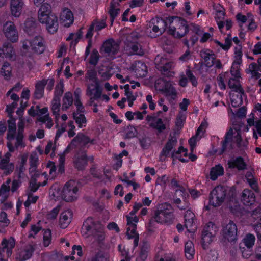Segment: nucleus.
<instances>
[{
  "mask_svg": "<svg viewBox=\"0 0 261 261\" xmlns=\"http://www.w3.org/2000/svg\"><path fill=\"white\" fill-rule=\"evenodd\" d=\"M25 124V119L21 115L19 117V122L18 124V132L16 137V142L15 144V147L16 149H18L19 147H24L25 146L24 143L23 141L24 138L23 132Z\"/></svg>",
  "mask_w": 261,
  "mask_h": 261,
  "instance_id": "17",
  "label": "nucleus"
},
{
  "mask_svg": "<svg viewBox=\"0 0 261 261\" xmlns=\"http://www.w3.org/2000/svg\"><path fill=\"white\" fill-rule=\"evenodd\" d=\"M74 119L75 122L78 124L79 127L85 126L86 123V119L85 115H73Z\"/></svg>",
  "mask_w": 261,
  "mask_h": 261,
  "instance_id": "57",
  "label": "nucleus"
},
{
  "mask_svg": "<svg viewBox=\"0 0 261 261\" xmlns=\"http://www.w3.org/2000/svg\"><path fill=\"white\" fill-rule=\"evenodd\" d=\"M37 120L38 121L41 122L42 123L47 122L46 127L48 128H51L53 125V120L51 118L49 117V115H39Z\"/></svg>",
  "mask_w": 261,
  "mask_h": 261,
  "instance_id": "51",
  "label": "nucleus"
},
{
  "mask_svg": "<svg viewBox=\"0 0 261 261\" xmlns=\"http://www.w3.org/2000/svg\"><path fill=\"white\" fill-rule=\"evenodd\" d=\"M241 200L245 205H251L255 201V195L250 190L246 189L243 190L241 195Z\"/></svg>",
  "mask_w": 261,
  "mask_h": 261,
  "instance_id": "29",
  "label": "nucleus"
},
{
  "mask_svg": "<svg viewBox=\"0 0 261 261\" xmlns=\"http://www.w3.org/2000/svg\"><path fill=\"white\" fill-rule=\"evenodd\" d=\"M236 71L232 72V69H231L230 72L232 77L229 79L228 86L232 90H243L240 84V79H241V74L239 70L234 69Z\"/></svg>",
  "mask_w": 261,
  "mask_h": 261,
  "instance_id": "21",
  "label": "nucleus"
},
{
  "mask_svg": "<svg viewBox=\"0 0 261 261\" xmlns=\"http://www.w3.org/2000/svg\"><path fill=\"white\" fill-rule=\"evenodd\" d=\"M38 21L45 24L47 30L50 33H56L58 29L57 17L51 12V6L48 3L43 4L38 12Z\"/></svg>",
  "mask_w": 261,
  "mask_h": 261,
  "instance_id": "2",
  "label": "nucleus"
},
{
  "mask_svg": "<svg viewBox=\"0 0 261 261\" xmlns=\"http://www.w3.org/2000/svg\"><path fill=\"white\" fill-rule=\"evenodd\" d=\"M229 168H237L238 170H243L246 168V164L242 157L232 158L228 162Z\"/></svg>",
  "mask_w": 261,
  "mask_h": 261,
  "instance_id": "27",
  "label": "nucleus"
},
{
  "mask_svg": "<svg viewBox=\"0 0 261 261\" xmlns=\"http://www.w3.org/2000/svg\"><path fill=\"white\" fill-rule=\"evenodd\" d=\"M99 74L101 75L103 80H107L111 77L113 73L110 72L109 69L106 68L105 69L102 68L99 70Z\"/></svg>",
  "mask_w": 261,
  "mask_h": 261,
  "instance_id": "59",
  "label": "nucleus"
},
{
  "mask_svg": "<svg viewBox=\"0 0 261 261\" xmlns=\"http://www.w3.org/2000/svg\"><path fill=\"white\" fill-rule=\"evenodd\" d=\"M177 143V139L176 137H172L170 139L166 144L163 148L160 157L161 161L165 160V156H167L170 154V152L176 146Z\"/></svg>",
  "mask_w": 261,
  "mask_h": 261,
  "instance_id": "25",
  "label": "nucleus"
},
{
  "mask_svg": "<svg viewBox=\"0 0 261 261\" xmlns=\"http://www.w3.org/2000/svg\"><path fill=\"white\" fill-rule=\"evenodd\" d=\"M243 56L242 51V47L240 45H237L234 47V60L231 66V68L232 69V72L236 71L234 70V69H238L239 70V67L241 64L242 63V57Z\"/></svg>",
  "mask_w": 261,
  "mask_h": 261,
  "instance_id": "26",
  "label": "nucleus"
},
{
  "mask_svg": "<svg viewBox=\"0 0 261 261\" xmlns=\"http://www.w3.org/2000/svg\"><path fill=\"white\" fill-rule=\"evenodd\" d=\"M139 34L136 32H133L129 37L128 41L130 42L127 46V50L130 49V53L138 55H142L144 51L141 46L136 40L139 38Z\"/></svg>",
  "mask_w": 261,
  "mask_h": 261,
  "instance_id": "15",
  "label": "nucleus"
},
{
  "mask_svg": "<svg viewBox=\"0 0 261 261\" xmlns=\"http://www.w3.org/2000/svg\"><path fill=\"white\" fill-rule=\"evenodd\" d=\"M15 243L13 240H7L4 239L0 245V261H5L2 258V252L6 251V254L8 257L12 254V249L14 247Z\"/></svg>",
  "mask_w": 261,
  "mask_h": 261,
  "instance_id": "23",
  "label": "nucleus"
},
{
  "mask_svg": "<svg viewBox=\"0 0 261 261\" xmlns=\"http://www.w3.org/2000/svg\"><path fill=\"white\" fill-rule=\"evenodd\" d=\"M34 249L32 246H27L19 253V259L22 261L29 259L32 255Z\"/></svg>",
  "mask_w": 261,
  "mask_h": 261,
  "instance_id": "37",
  "label": "nucleus"
},
{
  "mask_svg": "<svg viewBox=\"0 0 261 261\" xmlns=\"http://www.w3.org/2000/svg\"><path fill=\"white\" fill-rule=\"evenodd\" d=\"M194 250L193 244L191 241H188L185 244V253L186 258L191 259L193 258Z\"/></svg>",
  "mask_w": 261,
  "mask_h": 261,
  "instance_id": "44",
  "label": "nucleus"
},
{
  "mask_svg": "<svg viewBox=\"0 0 261 261\" xmlns=\"http://www.w3.org/2000/svg\"><path fill=\"white\" fill-rule=\"evenodd\" d=\"M12 68L8 62L4 63L1 69V74L5 79H9L11 76Z\"/></svg>",
  "mask_w": 261,
  "mask_h": 261,
  "instance_id": "43",
  "label": "nucleus"
},
{
  "mask_svg": "<svg viewBox=\"0 0 261 261\" xmlns=\"http://www.w3.org/2000/svg\"><path fill=\"white\" fill-rule=\"evenodd\" d=\"M94 222L92 218H88L83 223L82 226V233L83 236L87 237L88 232L93 226Z\"/></svg>",
  "mask_w": 261,
  "mask_h": 261,
  "instance_id": "36",
  "label": "nucleus"
},
{
  "mask_svg": "<svg viewBox=\"0 0 261 261\" xmlns=\"http://www.w3.org/2000/svg\"><path fill=\"white\" fill-rule=\"evenodd\" d=\"M146 120L150 122V126L156 128L159 132H162L166 128L165 124H163L162 119L160 118L156 119L152 116L147 115Z\"/></svg>",
  "mask_w": 261,
  "mask_h": 261,
  "instance_id": "30",
  "label": "nucleus"
},
{
  "mask_svg": "<svg viewBox=\"0 0 261 261\" xmlns=\"http://www.w3.org/2000/svg\"><path fill=\"white\" fill-rule=\"evenodd\" d=\"M82 36V33L80 31L76 33H71L70 34L69 37L67 38V40H71V44L75 45L78 40L81 38Z\"/></svg>",
  "mask_w": 261,
  "mask_h": 261,
  "instance_id": "56",
  "label": "nucleus"
},
{
  "mask_svg": "<svg viewBox=\"0 0 261 261\" xmlns=\"http://www.w3.org/2000/svg\"><path fill=\"white\" fill-rule=\"evenodd\" d=\"M0 168L4 170L5 173L8 175L13 171L14 166L12 163H9V157H7L1 160L0 162Z\"/></svg>",
  "mask_w": 261,
  "mask_h": 261,
  "instance_id": "35",
  "label": "nucleus"
},
{
  "mask_svg": "<svg viewBox=\"0 0 261 261\" xmlns=\"http://www.w3.org/2000/svg\"><path fill=\"white\" fill-rule=\"evenodd\" d=\"M60 108V99L59 97H55L51 103V110L53 114H57Z\"/></svg>",
  "mask_w": 261,
  "mask_h": 261,
  "instance_id": "55",
  "label": "nucleus"
},
{
  "mask_svg": "<svg viewBox=\"0 0 261 261\" xmlns=\"http://www.w3.org/2000/svg\"><path fill=\"white\" fill-rule=\"evenodd\" d=\"M228 189L225 186H216L210 194V203L214 207L220 206L224 201Z\"/></svg>",
  "mask_w": 261,
  "mask_h": 261,
  "instance_id": "9",
  "label": "nucleus"
},
{
  "mask_svg": "<svg viewBox=\"0 0 261 261\" xmlns=\"http://www.w3.org/2000/svg\"><path fill=\"white\" fill-rule=\"evenodd\" d=\"M36 25L35 19L33 18H28L24 22L23 27V30L29 33L34 30Z\"/></svg>",
  "mask_w": 261,
  "mask_h": 261,
  "instance_id": "49",
  "label": "nucleus"
},
{
  "mask_svg": "<svg viewBox=\"0 0 261 261\" xmlns=\"http://www.w3.org/2000/svg\"><path fill=\"white\" fill-rule=\"evenodd\" d=\"M156 67L162 73L168 76L172 77L174 75V72L172 69L175 67V63L172 60L160 55L157 56L155 58Z\"/></svg>",
  "mask_w": 261,
  "mask_h": 261,
  "instance_id": "8",
  "label": "nucleus"
},
{
  "mask_svg": "<svg viewBox=\"0 0 261 261\" xmlns=\"http://www.w3.org/2000/svg\"><path fill=\"white\" fill-rule=\"evenodd\" d=\"M45 86V83L44 81H38L35 85V90L34 96L36 98L40 99L43 96L44 89Z\"/></svg>",
  "mask_w": 261,
  "mask_h": 261,
  "instance_id": "39",
  "label": "nucleus"
},
{
  "mask_svg": "<svg viewBox=\"0 0 261 261\" xmlns=\"http://www.w3.org/2000/svg\"><path fill=\"white\" fill-rule=\"evenodd\" d=\"M118 4L117 3H111L110 5V8L109 10V14L111 17V22L113 23L114 19L119 14L120 9L118 7Z\"/></svg>",
  "mask_w": 261,
  "mask_h": 261,
  "instance_id": "45",
  "label": "nucleus"
},
{
  "mask_svg": "<svg viewBox=\"0 0 261 261\" xmlns=\"http://www.w3.org/2000/svg\"><path fill=\"white\" fill-rule=\"evenodd\" d=\"M48 112V108L43 107L40 108L38 106H32L29 110V114H45Z\"/></svg>",
  "mask_w": 261,
  "mask_h": 261,
  "instance_id": "48",
  "label": "nucleus"
},
{
  "mask_svg": "<svg viewBox=\"0 0 261 261\" xmlns=\"http://www.w3.org/2000/svg\"><path fill=\"white\" fill-rule=\"evenodd\" d=\"M185 226L189 232H194L197 228L195 223V215L190 210H187L184 216Z\"/></svg>",
  "mask_w": 261,
  "mask_h": 261,
  "instance_id": "18",
  "label": "nucleus"
},
{
  "mask_svg": "<svg viewBox=\"0 0 261 261\" xmlns=\"http://www.w3.org/2000/svg\"><path fill=\"white\" fill-rule=\"evenodd\" d=\"M224 174V169L220 165L216 166L211 169L210 172L211 179L215 180L219 176L222 175Z\"/></svg>",
  "mask_w": 261,
  "mask_h": 261,
  "instance_id": "41",
  "label": "nucleus"
},
{
  "mask_svg": "<svg viewBox=\"0 0 261 261\" xmlns=\"http://www.w3.org/2000/svg\"><path fill=\"white\" fill-rule=\"evenodd\" d=\"M60 206H58L55 208H54L52 211H51L48 214L46 215V218L48 220H54L56 218L59 211H60Z\"/></svg>",
  "mask_w": 261,
  "mask_h": 261,
  "instance_id": "63",
  "label": "nucleus"
},
{
  "mask_svg": "<svg viewBox=\"0 0 261 261\" xmlns=\"http://www.w3.org/2000/svg\"><path fill=\"white\" fill-rule=\"evenodd\" d=\"M73 103L72 94L70 92H66L63 99V103L62 109L66 110Z\"/></svg>",
  "mask_w": 261,
  "mask_h": 261,
  "instance_id": "40",
  "label": "nucleus"
},
{
  "mask_svg": "<svg viewBox=\"0 0 261 261\" xmlns=\"http://www.w3.org/2000/svg\"><path fill=\"white\" fill-rule=\"evenodd\" d=\"M243 90H231L230 93L231 105L233 107L240 106L242 103Z\"/></svg>",
  "mask_w": 261,
  "mask_h": 261,
  "instance_id": "28",
  "label": "nucleus"
},
{
  "mask_svg": "<svg viewBox=\"0 0 261 261\" xmlns=\"http://www.w3.org/2000/svg\"><path fill=\"white\" fill-rule=\"evenodd\" d=\"M119 48V45L117 42L113 39H109L103 43L101 50L108 55H113L117 53Z\"/></svg>",
  "mask_w": 261,
  "mask_h": 261,
  "instance_id": "20",
  "label": "nucleus"
},
{
  "mask_svg": "<svg viewBox=\"0 0 261 261\" xmlns=\"http://www.w3.org/2000/svg\"><path fill=\"white\" fill-rule=\"evenodd\" d=\"M130 70L137 77H143L147 73V66L141 61L134 62L130 67Z\"/></svg>",
  "mask_w": 261,
  "mask_h": 261,
  "instance_id": "16",
  "label": "nucleus"
},
{
  "mask_svg": "<svg viewBox=\"0 0 261 261\" xmlns=\"http://www.w3.org/2000/svg\"><path fill=\"white\" fill-rule=\"evenodd\" d=\"M87 161L86 154L83 153L74 161L75 167L78 170H83L87 164Z\"/></svg>",
  "mask_w": 261,
  "mask_h": 261,
  "instance_id": "38",
  "label": "nucleus"
},
{
  "mask_svg": "<svg viewBox=\"0 0 261 261\" xmlns=\"http://www.w3.org/2000/svg\"><path fill=\"white\" fill-rule=\"evenodd\" d=\"M169 81H166L163 79H159L155 82L154 87L156 90L163 92L166 87Z\"/></svg>",
  "mask_w": 261,
  "mask_h": 261,
  "instance_id": "50",
  "label": "nucleus"
},
{
  "mask_svg": "<svg viewBox=\"0 0 261 261\" xmlns=\"http://www.w3.org/2000/svg\"><path fill=\"white\" fill-rule=\"evenodd\" d=\"M59 21L62 25L69 27L74 21L73 15L71 11L68 8L63 9L60 14Z\"/></svg>",
  "mask_w": 261,
  "mask_h": 261,
  "instance_id": "19",
  "label": "nucleus"
},
{
  "mask_svg": "<svg viewBox=\"0 0 261 261\" xmlns=\"http://www.w3.org/2000/svg\"><path fill=\"white\" fill-rule=\"evenodd\" d=\"M41 186L40 182L37 183V180L35 178L31 179L29 183V188L31 192H35Z\"/></svg>",
  "mask_w": 261,
  "mask_h": 261,
  "instance_id": "64",
  "label": "nucleus"
},
{
  "mask_svg": "<svg viewBox=\"0 0 261 261\" xmlns=\"http://www.w3.org/2000/svg\"><path fill=\"white\" fill-rule=\"evenodd\" d=\"M237 19L241 27H242L244 23L248 21V20L250 18L251 16L249 14L247 16L242 15L241 14H238L237 16Z\"/></svg>",
  "mask_w": 261,
  "mask_h": 261,
  "instance_id": "58",
  "label": "nucleus"
},
{
  "mask_svg": "<svg viewBox=\"0 0 261 261\" xmlns=\"http://www.w3.org/2000/svg\"><path fill=\"white\" fill-rule=\"evenodd\" d=\"M247 73H250L252 77L256 79L259 78L261 74L257 71V67L255 63H251L249 65L247 69Z\"/></svg>",
  "mask_w": 261,
  "mask_h": 261,
  "instance_id": "52",
  "label": "nucleus"
},
{
  "mask_svg": "<svg viewBox=\"0 0 261 261\" xmlns=\"http://www.w3.org/2000/svg\"><path fill=\"white\" fill-rule=\"evenodd\" d=\"M24 7L23 0H11L10 10L12 16L15 17H19L22 13Z\"/></svg>",
  "mask_w": 261,
  "mask_h": 261,
  "instance_id": "22",
  "label": "nucleus"
},
{
  "mask_svg": "<svg viewBox=\"0 0 261 261\" xmlns=\"http://www.w3.org/2000/svg\"><path fill=\"white\" fill-rule=\"evenodd\" d=\"M255 240V238L254 235L248 233L243 239V242L240 243V245L247 248H252L254 244Z\"/></svg>",
  "mask_w": 261,
  "mask_h": 261,
  "instance_id": "42",
  "label": "nucleus"
},
{
  "mask_svg": "<svg viewBox=\"0 0 261 261\" xmlns=\"http://www.w3.org/2000/svg\"><path fill=\"white\" fill-rule=\"evenodd\" d=\"M74 144L79 143L83 146H86L88 143L94 144L95 143V140H90V138L82 133H79L77 136L72 140Z\"/></svg>",
  "mask_w": 261,
  "mask_h": 261,
  "instance_id": "34",
  "label": "nucleus"
},
{
  "mask_svg": "<svg viewBox=\"0 0 261 261\" xmlns=\"http://www.w3.org/2000/svg\"><path fill=\"white\" fill-rule=\"evenodd\" d=\"M7 123L8 124L7 139L9 140L7 143V146L10 152H13L15 150V147L13 146L12 141L14 140L16 133V120L12 117V115H10L9 119L7 120Z\"/></svg>",
  "mask_w": 261,
  "mask_h": 261,
  "instance_id": "13",
  "label": "nucleus"
},
{
  "mask_svg": "<svg viewBox=\"0 0 261 261\" xmlns=\"http://www.w3.org/2000/svg\"><path fill=\"white\" fill-rule=\"evenodd\" d=\"M221 242L226 245L228 243H235L238 239V228L236 224L232 220L223 224L221 230Z\"/></svg>",
  "mask_w": 261,
  "mask_h": 261,
  "instance_id": "6",
  "label": "nucleus"
},
{
  "mask_svg": "<svg viewBox=\"0 0 261 261\" xmlns=\"http://www.w3.org/2000/svg\"><path fill=\"white\" fill-rule=\"evenodd\" d=\"M233 131L230 128L225 134L224 141L222 142V148L219 154H222L227 149L229 148L230 149L233 148L232 144Z\"/></svg>",
  "mask_w": 261,
  "mask_h": 261,
  "instance_id": "24",
  "label": "nucleus"
},
{
  "mask_svg": "<svg viewBox=\"0 0 261 261\" xmlns=\"http://www.w3.org/2000/svg\"><path fill=\"white\" fill-rule=\"evenodd\" d=\"M51 237V231L49 229H46L44 230L43 233V243L44 246L47 247L49 245L50 242Z\"/></svg>",
  "mask_w": 261,
  "mask_h": 261,
  "instance_id": "61",
  "label": "nucleus"
},
{
  "mask_svg": "<svg viewBox=\"0 0 261 261\" xmlns=\"http://www.w3.org/2000/svg\"><path fill=\"white\" fill-rule=\"evenodd\" d=\"M21 43V53L25 56H30L32 52L40 54L44 50L43 40L41 36H36L31 40H24Z\"/></svg>",
  "mask_w": 261,
  "mask_h": 261,
  "instance_id": "4",
  "label": "nucleus"
},
{
  "mask_svg": "<svg viewBox=\"0 0 261 261\" xmlns=\"http://www.w3.org/2000/svg\"><path fill=\"white\" fill-rule=\"evenodd\" d=\"M218 229L215 224L209 222L204 227L201 235L202 242L203 244H210L217 234Z\"/></svg>",
  "mask_w": 261,
  "mask_h": 261,
  "instance_id": "12",
  "label": "nucleus"
},
{
  "mask_svg": "<svg viewBox=\"0 0 261 261\" xmlns=\"http://www.w3.org/2000/svg\"><path fill=\"white\" fill-rule=\"evenodd\" d=\"M81 94V91L77 89L74 92V96L75 98V105L77 109V112L78 113H82L86 112L84 107L83 106L82 103L80 100V96Z\"/></svg>",
  "mask_w": 261,
  "mask_h": 261,
  "instance_id": "46",
  "label": "nucleus"
},
{
  "mask_svg": "<svg viewBox=\"0 0 261 261\" xmlns=\"http://www.w3.org/2000/svg\"><path fill=\"white\" fill-rule=\"evenodd\" d=\"M86 82L87 86V95L89 96L90 99L95 100L99 98L102 91L95 71L91 70L87 72Z\"/></svg>",
  "mask_w": 261,
  "mask_h": 261,
  "instance_id": "5",
  "label": "nucleus"
},
{
  "mask_svg": "<svg viewBox=\"0 0 261 261\" xmlns=\"http://www.w3.org/2000/svg\"><path fill=\"white\" fill-rule=\"evenodd\" d=\"M229 208L231 212L236 215H238L242 213V208L238 203H235L234 205H232L231 203H230Z\"/></svg>",
  "mask_w": 261,
  "mask_h": 261,
  "instance_id": "62",
  "label": "nucleus"
},
{
  "mask_svg": "<svg viewBox=\"0 0 261 261\" xmlns=\"http://www.w3.org/2000/svg\"><path fill=\"white\" fill-rule=\"evenodd\" d=\"M168 33L175 38L184 36L188 31V25L185 20L178 17L167 18Z\"/></svg>",
  "mask_w": 261,
  "mask_h": 261,
  "instance_id": "3",
  "label": "nucleus"
},
{
  "mask_svg": "<svg viewBox=\"0 0 261 261\" xmlns=\"http://www.w3.org/2000/svg\"><path fill=\"white\" fill-rule=\"evenodd\" d=\"M240 249L242 252V256L244 258H248L251 255L252 248H247L242 245H240Z\"/></svg>",
  "mask_w": 261,
  "mask_h": 261,
  "instance_id": "60",
  "label": "nucleus"
},
{
  "mask_svg": "<svg viewBox=\"0 0 261 261\" xmlns=\"http://www.w3.org/2000/svg\"><path fill=\"white\" fill-rule=\"evenodd\" d=\"M228 73L225 72L220 74L217 78L218 85L220 88L222 90H224L226 88V85L225 84L224 81L228 77Z\"/></svg>",
  "mask_w": 261,
  "mask_h": 261,
  "instance_id": "53",
  "label": "nucleus"
},
{
  "mask_svg": "<svg viewBox=\"0 0 261 261\" xmlns=\"http://www.w3.org/2000/svg\"><path fill=\"white\" fill-rule=\"evenodd\" d=\"M3 33L7 39L12 43H16L19 40V34L15 24L11 21L5 22L2 28Z\"/></svg>",
  "mask_w": 261,
  "mask_h": 261,
  "instance_id": "11",
  "label": "nucleus"
},
{
  "mask_svg": "<svg viewBox=\"0 0 261 261\" xmlns=\"http://www.w3.org/2000/svg\"><path fill=\"white\" fill-rule=\"evenodd\" d=\"M137 135V131L133 126H128L125 129V139H130L136 137Z\"/></svg>",
  "mask_w": 261,
  "mask_h": 261,
  "instance_id": "54",
  "label": "nucleus"
},
{
  "mask_svg": "<svg viewBox=\"0 0 261 261\" xmlns=\"http://www.w3.org/2000/svg\"><path fill=\"white\" fill-rule=\"evenodd\" d=\"M174 220L173 210L171 205L167 202L162 203L158 205L157 210L149 220V230L151 231L155 222L170 225L173 222Z\"/></svg>",
  "mask_w": 261,
  "mask_h": 261,
  "instance_id": "1",
  "label": "nucleus"
},
{
  "mask_svg": "<svg viewBox=\"0 0 261 261\" xmlns=\"http://www.w3.org/2000/svg\"><path fill=\"white\" fill-rule=\"evenodd\" d=\"M168 26L167 18L164 20L160 17L152 18L148 23L146 32L151 38L162 35Z\"/></svg>",
  "mask_w": 261,
  "mask_h": 261,
  "instance_id": "7",
  "label": "nucleus"
},
{
  "mask_svg": "<svg viewBox=\"0 0 261 261\" xmlns=\"http://www.w3.org/2000/svg\"><path fill=\"white\" fill-rule=\"evenodd\" d=\"M173 83L171 81H169L168 84L163 92L165 95L169 98V100H174L177 97V92L173 86Z\"/></svg>",
  "mask_w": 261,
  "mask_h": 261,
  "instance_id": "32",
  "label": "nucleus"
},
{
  "mask_svg": "<svg viewBox=\"0 0 261 261\" xmlns=\"http://www.w3.org/2000/svg\"><path fill=\"white\" fill-rule=\"evenodd\" d=\"M72 217V213L71 210H67L62 212L60 216V223L61 227L65 228L71 222Z\"/></svg>",
  "mask_w": 261,
  "mask_h": 261,
  "instance_id": "31",
  "label": "nucleus"
},
{
  "mask_svg": "<svg viewBox=\"0 0 261 261\" xmlns=\"http://www.w3.org/2000/svg\"><path fill=\"white\" fill-rule=\"evenodd\" d=\"M136 224H132L127 228L126 232L128 239H134V245L135 247L138 246L139 239V235L136 232Z\"/></svg>",
  "mask_w": 261,
  "mask_h": 261,
  "instance_id": "33",
  "label": "nucleus"
},
{
  "mask_svg": "<svg viewBox=\"0 0 261 261\" xmlns=\"http://www.w3.org/2000/svg\"><path fill=\"white\" fill-rule=\"evenodd\" d=\"M200 55L207 67H211L215 66L216 68H221L222 64L220 61L216 59L215 54L212 50L209 49L203 50L201 51Z\"/></svg>",
  "mask_w": 261,
  "mask_h": 261,
  "instance_id": "14",
  "label": "nucleus"
},
{
  "mask_svg": "<svg viewBox=\"0 0 261 261\" xmlns=\"http://www.w3.org/2000/svg\"><path fill=\"white\" fill-rule=\"evenodd\" d=\"M78 188L74 180L68 181L62 190V198L66 202H72L77 197Z\"/></svg>",
  "mask_w": 261,
  "mask_h": 261,
  "instance_id": "10",
  "label": "nucleus"
},
{
  "mask_svg": "<svg viewBox=\"0 0 261 261\" xmlns=\"http://www.w3.org/2000/svg\"><path fill=\"white\" fill-rule=\"evenodd\" d=\"M149 245L147 242H144L141 245V250L139 254V259L141 261H144L147 257Z\"/></svg>",
  "mask_w": 261,
  "mask_h": 261,
  "instance_id": "47",
  "label": "nucleus"
}]
</instances>
